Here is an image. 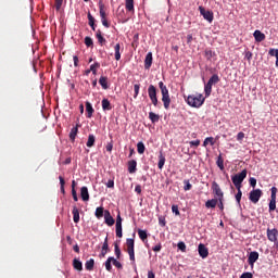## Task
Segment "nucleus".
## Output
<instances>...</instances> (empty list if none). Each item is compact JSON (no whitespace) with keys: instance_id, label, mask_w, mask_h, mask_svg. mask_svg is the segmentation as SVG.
Returning <instances> with one entry per match:
<instances>
[{"instance_id":"72a5a7b5","label":"nucleus","mask_w":278,"mask_h":278,"mask_svg":"<svg viewBox=\"0 0 278 278\" xmlns=\"http://www.w3.org/2000/svg\"><path fill=\"white\" fill-rule=\"evenodd\" d=\"M114 261V257L113 256H110L108 257L106 262L104 263V266L106 267V270L110 273L112 271V265H113V262Z\"/></svg>"},{"instance_id":"4d7b16f0","label":"nucleus","mask_w":278,"mask_h":278,"mask_svg":"<svg viewBox=\"0 0 278 278\" xmlns=\"http://www.w3.org/2000/svg\"><path fill=\"white\" fill-rule=\"evenodd\" d=\"M237 195L235 198L237 199V203L240 204V200L242 199V190L237 189Z\"/></svg>"},{"instance_id":"e2e57ef3","label":"nucleus","mask_w":278,"mask_h":278,"mask_svg":"<svg viewBox=\"0 0 278 278\" xmlns=\"http://www.w3.org/2000/svg\"><path fill=\"white\" fill-rule=\"evenodd\" d=\"M160 250H162V245L161 244H156L152 248V251H154V253H159Z\"/></svg>"},{"instance_id":"0eeeda50","label":"nucleus","mask_w":278,"mask_h":278,"mask_svg":"<svg viewBox=\"0 0 278 278\" xmlns=\"http://www.w3.org/2000/svg\"><path fill=\"white\" fill-rule=\"evenodd\" d=\"M199 13L203 16L206 22L212 23L214 15L211 11H206L205 8L199 7Z\"/></svg>"},{"instance_id":"c03bdc74","label":"nucleus","mask_w":278,"mask_h":278,"mask_svg":"<svg viewBox=\"0 0 278 278\" xmlns=\"http://www.w3.org/2000/svg\"><path fill=\"white\" fill-rule=\"evenodd\" d=\"M137 148H138L139 155H141L146 152V146L141 141L138 142Z\"/></svg>"},{"instance_id":"423d86ee","label":"nucleus","mask_w":278,"mask_h":278,"mask_svg":"<svg viewBox=\"0 0 278 278\" xmlns=\"http://www.w3.org/2000/svg\"><path fill=\"white\" fill-rule=\"evenodd\" d=\"M263 197V191L261 189H255L250 191V201L253 204H257L258 200Z\"/></svg>"},{"instance_id":"bb28decb","label":"nucleus","mask_w":278,"mask_h":278,"mask_svg":"<svg viewBox=\"0 0 278 278\" xmlns=\"http://www.w3.org/2000/svg\"><path fill=\"white\" fill-rule=\"evenodd\" d=\"M99 85H100V87H102V89L108 90V88H109L108 87V77L100 76Z\"/></svg>"},{"instance_id":"b1692460","label":"nucleus","mask_w":278,"mask_h":278,"mask_svg":"<svg viewBox=\"0 0 278 278\" xmlns=\"http://www.w3.org/2000/svg\"><path fill=\"white\" fill-rule=\"evenodd\" d=\"M148 93L149 99H156V88L153 85L149 86Z\"/></svg>"},{"instance_id":"4468645a","label":"nucleus","mask_w":278,"mask_h":278,"mask_svg":"<svg viewBox=\"0 0 278 278\" xmlns=\"http://www.w3.org/2000/svg\"><path fill=\"white\" fill-rule=\"evenodd\" d=\"M78 128H80V124H76V126H74L68 134V139L73 142H75L76 136L78 135Z\"/></svg>"},{"instance_id":"3c124183","label":"nucleus","mask_w":278,"mask_h":278,"mask_svg":"<svg viewBox=\"0 0 278 278\" xmlns=\"http://www.w3.org/2000/svg\"><path fill=\"white\" fill-rule=\"evenodd\" d=\"M213 56H214V52H212L208 49L204 50V58H206V60H211Z\"/></svg>"},{"instance_id":"9d476101","label":"nucleus","mask_w":278,"mask_h":278,"mask_svg":"<svg viewBox=\"0 0 278 278\" xmlns=\"http://www.w3.org/2000/svg\"><path fill=\"white\" fill-rule=\"evenodd\" d=\"M212 192L216 194L217 199H224V192L219 188L218 182L216 181L212 182Z\"/></svg>"},{"instance_id":"13d9d810","label":"nucleus","mask_w":278,"mask_h":278,"mask_svg":"<svg viewBox=\"0 0 278 278\" xmlns=\"http://www.w3.org/2000/svg\"><path fill=\"white\" fill-rule=\"evenodd\" d=\"M159 225L161 227H165L166 226V219L163 216L159 217Z\"/></svg>"},{"instance_id":"f8f14e48","label":"nucleus","mask_w":278,"mask_h":278,"mask_svg":"<svg viewBox=\"0 0 278 278\" xmlns=\"http://www.w3.org/2000/svg\"><path fill=\"white\" fill-rule=\"evenodd\" d=\"M258 260V252L254 251V252H250V256H248V264H250V266H253Z\"/></svg>"},{"instance_id":"f257e3e1","label":"nucleus","mask_w":278,"mask_h":278,"mask_svg":"<svg viewBox=\"0 0 278 278\" xmlns=\"http://www.w3.org/2000/svg\"><path fill=\"white\" fill-rule=\"evenodd\" d=\"M123 218H121V214H117V218L114 219L112 215L110 214V211H106L104 215V224L108 225V227H113L115 224V236L117 238H123V227H122Z\"/></svg>"},{"instance_id":"39448f33","label":"nucleus","mask_w":278,"mask_h":278,"mask_svg":"<svg viewBox=\"0 0 278 278\" xmlns=\"http://www.w3.org/2000/svg\"><path fill=\"white\" fill-rule=\"evenodd\" d=\"M126 253H128L130 262L134 264V262H136L134 256V239H126Z\"/></svg>"},{"instance_id":"393cba45","label":"nucleus","mask_w":278,"mask_h":278,"mask_svg":"<svg viewBox=\"0 0 278 278\" xmlns=\"http://www.w3.org/2000/svg\"><path fill=\"white\" fill-rule=\"evenodd\" d=\"M218 83H219L218 74H214L211 76V79H208V83H206L205 85L215 86Z\"/></svg>"},{"instance_id":"1a4fd4ad","label":"nucleus","mask_w":278,"mask_h":278,"mask_svg":"<svg viewBox=\"0 0 278 278\" xmlns=\"http://www.w3.org/2000/svg\"><path fill=\"white\" fill-rule=\"evenodd\" d=\"M266 236L269 242H277L278 230L276 228L274 229L268 228L266 230Z\"/></svg>"},{"instance_id":"f03ea898","label":"nucleus","mask_w":278,"mask_h":278,"mask_svg":"<svg viewBox=\"0 0 278 278\" xmlns=\"http://www.w3.org/2000/svg\"><path fill=\"white\" fill-rule=\"evenodd\" d=\"M205 98L202 93L197 94H190L186 98V103H188L189 106L199 109L205 103Z\"/></svg>"},{"instance_id":"680f3d73","label":"nucleus","mask_w":278,"mask_h":278,"mask_svg":"<svg viewBox=\"0 0 278 278\" xmlns=\"http://www.w3.org/2000/svg\"><path fill=\"white\" fill-rule=\"evenodd\" d=\"M255 186H257V179H255V178H250V187L255 188Z\"/></svg>"},{"instance_id":"dca6fc26","label":"nucleus","mask_w":278,"mask_h":278,"mask_svg":"<svg viewBox=\"0 0 278 278\" xmlns=\"http://www.w3.org/2000/svg\"><path fill=\"white\" fill-rule=\"evenodd\" d=\"M80 198H81V201H84V202L89 201L88 187H81L80 188Z\"/></svg>"},{"instance_id":"a18cd8bd","label":"nucleus","mask_w":278,"mask_h":278,"mask_svg":"<svg viewBox=\"0 0 278 278\" xmlns=\"http://www.w3.org/2000/svg\"><path fill=\"white\" fill-rule=\"evenodd\" d=\"M140 94V84L134 85V99H137Z\"/></svg>"},{"instance_id":"de8ad7c7","label":"nucleus","mask_w":278,"mask_h":278,"mask_svg":"<svg viewBox=\"0 0 278 278\" xmlns=\"http://www.w3.org/2000/svg\"><path fill=\"white\" fill-rule=\"evenodd\" d=\"M99 9H100V20H106V12H104V5L100 4Z\"/></svg>"},{"instance_id":"49530a36","label":"nucleus","mask_w":278,"mask_h":278,"mask_svg":"<svg viewBox=\"0 0 278 278\" xmlns=\"http://www.w3.org/2000/svg\"><path fill=\"white\" fill-rule=\"evenodd\" d=\"M84 43L86 45L87 48H91L93 47V39H91L90 37H86L84 39Z\"/></svg>"},{"instance_id":"6ab92c4d","label":"nucleus","mask_w":278,"mask_h":278,"mask_svg":"<svg viewBox=\"0 0 278 278\" xmlns=\"http://www.w3.org/2000/svg\"><path fill=\"white\" fill-rule=\"evenodd\" d=\"M151 65H153V53L149 52L146 55V70L151 68Z\"/></svg>"},{"instance_id":"58836bf2","label":"nucleus","mask_w":278,"mask_h":278,"mask_svg":"<svg viewBox=\"0 0 278 278\" xmlns=\"http://www.w3.org/2000/svg\"><path fill=\"white\" fill-rule=\"evenodd\" d=\"M113 248H114L115 257H117V260H119L121 258L119 244L117 242H115V243H113Z\"/></svg>"},{"instance_id":"20e7f679","label":"nucleus","mask_w":278,"mask_h":278,"mask_svg":"<svg viewBox=\"0 0 278 278\" xmlns=\"http://www.w3.org/2000/svg\"><path fill=\"white\" fill-rule=\"evenodd\" d=\"M160 91L162 92V102H164L165 110L169 109V103H172V100L169 99V93L167 91L166 85L164 83H159Z\"/></svg>"},{"instance_id":"052dcab7","label":"nucleus","mask_w":278,"mask_h":278,"mask_svg":"<svg viewBox=\"0 0 278 278\" xmlns=\"http://www.w3.org/2000/svg\"><path fill=\"white\" fill-rule=\"evenodd\" d=\"M248 62L251 61V59L253 58V53L251 52H245L244 56H243Z\"/></svg>"},{"instance_id":"f3484780","label":"nucleus","mask_w":278,"mask_h":278,"mask_svg":"<svg viewBox=\"0 0 278 278\" xmlns=\"http://www.w3.org/2000/svg\"><path fill=\"white\" fill-rule=\"evenodd\" d=\"M253 37L256 42H263L266 39V36L261 30H255Z\"/></svg>"},{"instance_id":"9b49d317","label":"nucleus","mask_w":278,"mask_h":278,"mask_svg":"<svg viewBox=\"0 0 278 278\" xmlns=\"http://www.w3.org/2000/svg\"><path fill=\"white\" fill-rule=\"evenodd\" d=\"M198 252H199V256H201V258H206L208 256V249H206L205 244H199L198 245Z\"/></svg>"},{"instance_id":"c756f323","label":"nucleus","mask_w":278,"mask_h":278,"mask_svg":"<svg viewBox=\"0 0 278 278\" xmlns=\"http://www.w3.org/2000/svg\"><path fill=\"white\" fill-rule=\"evenodd\" d=\"M73 268L76 269V270H78V271H81V270H83L80 260H78V258H74V260H73Z\"/></svg>"},{"instance_id":"2f4dec72","label":"nucleus","mask_w":278,"mask_h":278,"mask_svg":"<svg viewBox=\"0 0 278 278\" xmlns=\"http://www.w3.org/2000/svg\"><path fill=\"white\" fill-rule=\"evenodd\" d=\"M164 164H166V157H164V154L160 152L159 154V169L161 170L164 167Z\"/></svg>"},{"instance_id":"5701e85b","label":"nucleus","mask_w":278,"mask_h":278,"mask_svg":"<svg viewBox=\"0 0 278 278\" xmlns=\"http://www.w3.org/2000/svg\"><path fill=\"white\" fill-rule=\"evenodd\" d=\"M102 111H112V104L108 99H102Z\"/></svg>"},{"instance_id":"ddd939ff","label":"nucleus","mask_w":278,"mask_h":278,"mask_svg":"<svg viewBox=\"0 0 278 278\" xmlns=\"http://www.w3.org/2000/svg\"><path fill=\"white\" fill-rule=\"evenodd\" d=\"M219 204V198L217 199H211L204 203V207L206 208H216V206Z\"/></svg>"},{"instance_id":"603ef678","label":"nucleus","mask_w":278,"mask_h":278,"mask_svg":"<svg viewBox=\"0 0 278 278\" xmlns=\"http://www.w3.org/2000/svg\"><path fill=\"white\" fill-rule=\"evenodd\" d=\"M63 0H55L54 8L55 11H60L62 9Z\"/></svg>"},{"instance_id":"2eb2a0df","label":"nucleus","mask_w":278,"mask_h":278,"mask_svg":"<svg viewBox=\"0 0 278 278\" xmlns=\"http://www.w3.org/2000/svg\"><path fill=\"white\" fill-rule=\"evenodd\" d=\"M109 252H110V248L108 245V237H106V239H104V243H102V250L100 251L99 257L100 258L105 257Z\"/></svg>"},{"instance_id":"5fc2aeb1","label":"nucleus","mask_w":278,"mask_h":278,"mask_svg":"<svg viewBox=\"0 0 278 278\" xmlns=\"http://www.w3.org/2000/svg\"><path fill=\"white\" fill-rule=\"evenodd\" d=\"M268 55L278 58V49H269Z\"/></svg>"},{"instance_id":"a19ab883","label":"nucleus","mask_w":278,"mask_h":278,"mask_svg":"<svg viewBox=\"0 0 278 278\" xmlns=\"http://www.w3.org/2000/svg\"><path fill=\"white\" fill-rule=\"evenodd\" d=\"M87 20L89 21V26L92 30H94V17L91 13H87Z\"/></svg>"},{"instance_id":"473e14b6","label":"nucleus","mask_w":278,"mask_h":278,"mask_svg":"<svg viewBox=\"0 0 278 278\" xmlns=\"http://www.w3.org/2000/svg\"><path fill=\"white\" fill-rule=\"evenodd\" d=\"M87 148H93L94 147V135H89L87 137V143H86Z\"/></svg>"},{"instance_id":"bf43d9fd","label":"nucleus","mask_w":278,"mask_h":278,"mask_svg":"<svg viewBox=\"0 0 278 278\" xmlns=\"http://www.w3.org/2000/svg\"><path fill=\"white\" fill-rule=\"evenodd\" d=\"M240 278H253V274H251L250 271H245L240 276Z\"/></svg>"},{"instance_id":"69168bd1","label":"nucleus","mask_w":278,"mask_h":278,"mask_svg":"<svg viewBox=\"0 0 278 278\" xmlns=\"http://www.w3.org/2000/svg\"><path fill=\"white\" fill-rule=\"evenodd\" d=\"M237 140H238V141L244 140V132H238V135H237Z\"/></svg>"},{"instance_id":"e433bc0d","label":"nucleus","mask_w":278,"mask_h":278,"mask_svg":"<svg viewBox=\"0 0 278 278\" xmlns=\"http://www.w3.org/2000/svg\"><path fill=\"white\" fill-rule=\"evenodd\" d=\"M149 119L151 121L152 124L159 123L160 115L154 114L153 112H151V113H149Z\"/></svg>"},{"instance_id":"aec40b11","label":"nucleus","mask_w":278,"mask_h":278,"mask_svg":"<svg viewBox=\"0 0 278 278\" xmlns=\"http://www.w3.org/2000/svg\"><path fill=\"white\" fill-rule=\"evenodd\" d=\"M73 220H74V224L80 223V212L76 206H73Z\"/></svg>"},{"instance_id":"37998d69","label":"nucleus","mask_w":278,"mask_h":278,"mask_svg":"<svg viewBox=\"0 0 278 278\" xmlns=\"http://www.w3.org/2000/svg\"><path fill=\"white\" fill-rule=\"evenodd\" d=\"M182 184L185 185L184 187L185 192L192 190V184H190V180L185 179Z\"/></svg>"},{"instance_id":"338daca9","label":"nucleus","mask_w":278,"mask_h":278,"mask_svg":"<svg viewBox=\"0 0 278 278\" xmlns=\"http://www.w3.org/2000/svg\"><path fill=\"white\" fill-rule=\"evenodd\" d=\"M134 192L141 194V186L140 185H136V188L134 189Z\"/></svg>"},{"instance_id":"864d4df0","label":"nucleus","mask_w":278,"mask_h":278,"mask_svg":"<svg viewBox=\"0 0 278 278\" xmlns=\"http://www.w3.org/2000/svg\"><path fill=\"white\" fill-rule=\"evenodd\" d=\"M60 186H61V193H65V179H63L62 176H60Z\"/></svg>"},{"instance_id":"412c9836","label":"nucleus","mask_w":278,"mask_h":278,"mask_svg":"<svg viewBox=\"0 0 278 278\" xmlns=\"http://www.w3.org/2000/svg\"><path fill=\"white\" fill-rule=\"evenodd\" d=\"M127 165H128V174H135L136 167H137V162L135 160H130V161H128Z\"/></svg>"},{"instance_id":"09e8293b","label":"nucleus","mask_w":278,"mask_h":278,"mask_svg":"<svg viewBox=\"0 0 278 278\" xmlns=\"http://www.w3.org/2000/svg\"><path fill=\"white\" fill-rule=\"evenodd\" d=\"M190 144V148L198 149L199 144H201V141L199 139H195L193 141L188 142Z\"/></svg>"},{"instance_id":"cd10ccee","label":"nucleus","mask_w":278,"mask_h":278,"mask_svg":"<svg viewBox=\"0 0 278 278\" xmlns=\"http://www.w3.org/2000/svg\"><path fill=\"white\" fill-rule=\"evenodd\" d=\"M96 37L100 46H104L106 43V39L102 37L101 30H97Z\"/></svg>"},{"instance_id":"7c9ffc66","label":"nucleus","mask_w":278,"mask_h":278,"mask_svg":"<svg viewBox=\"0 0 278 278\" xmlns=\"http://www.w3.org/2000/svg\"><path fill=\"white\" fill-rule=\"evenodd\" d=\"M113 50L115 51V61H119L121 60V43L115 45V47H113Z\"/></svg>"},{"instance_id":"ea45409f","label":"nucleus","mask_w":278,"mask_h":278,"mask_svg":"<svg viewBox=\"0 0 278 278\" xmlns=\"http://www.w3.org/2000/svg\"><path fill=\"white\" fill-rule=\"evenodd\" d=\"M212 86H213V85H204V97H205V98L211 97V93H212Z\"/></svg>"},{"instance_id":"a878e982","label":"nucleus","mask_w":278,"mask_h":278,"mask_svg":"<svg viewBox=\"0 0 278 278\" xmlns=\"http://www.w3.org/2000/svg\"><path fill=\"white\" fill-rule=\"evenodd\" d=\"M126 12L134 13V0H125Z\"/></svg>"},{"instance_id":"c9c22d12","label":"nucleus","mask_w":278,"mask_h":278,"mask_svg":"<svg viewBox=\"0 0 278 278\" xmlns=\"http://www.w3.org/2000/svg\"><path fill=\"white\" fill-rule=\"evenodd\" d=\"M93 267H94V260L93 258H91L89 261H86V270L87 271L93 270Z\"/></svg>"},{"instance_id":"f704fd0d","label":"nucleus","mask_w":278,"mask_h":278,"mask_svg":"<svg viewBox=\"0 0 278 278\" xmlns=\"http://www.w3.org/2000/svg\"><path fill=\"white\" fill-rule=\"evenodd\" d=\"M216 165H217V168H219V170H224L225 169L224 159L222 157V154H219L217 156Z\"/></svg>"},{"instance_id":"7ed1b4c3","label":"nucleus","mask_w":278,"mask_h":278,"mask_svg":"<svg viewBox=\"0 0 278 278\" xmlns=\"http://www.w3.org/2000/svg\"><path fill=\"white\" fill-rule=\"evenodd\" d=\"M248 176V169H242L240 174L230 176V180L232 181V185L237 189H242V182H244L245 177Z\"/></svg>"},{"instance_id":"774afa93","label":"nucleus","mask_w":278,"mask_h":278,"mask_svg":"<svg viewBox=\"0 0 278 278\" xmlns=\"http://www.w3.org/2000/svg\"><path fill=\"white\" fill-rule=\"evenodd\" d=\"M113 149H114V144H112V143L106 144V151L108 152H112Z\"/></svg>"},{"instance_id":"8fccbe9b","label":"nucleus","mask_w":278,"mask_h":278,"mask_svg":"<svg viewBox=\"0 0 278 278\" xmlns=\"http://www.w3.org/2000/svg\"><path fill=\"white\" fill-rule=\"evenodd\" d=\"M178 251L186 253V244L185 242L180 241L177 243Z\"/></svg>"},{"instance_id":"6e6552de","label":"nucleus","mask_w":278,"mask_h":278,"mask_svg":"<svg viewBox=\"0 0 278 278\" xmlns=\"http://www.w3.org/2000/svg\"><path fill=\"white\" fill-rule=\"evenodd\" d=\"M270 191H271V195H270L271 199L269 200V212H274L276 210L277 188L271 187Z\"/></svg>"},{"instance_id":"79ce46f5","label":"nucleus","mask_w":278,"mask_h":278,"mask_svg":"<svg viewBox=\"0 0 278 278\" xmlns=\"http://www.w3.org/2000/svg\"><path fill=\"white\" fill-rule=\"evenodd\" d=\"M214 143H215L214 138L208 137V138L204 139L203 147L206 148L208 144H211V147H213Z\"/></svg>"},{"instance_id":"6e6d98bb","label":"nucleus","mask_w":278,"mask_h":278,"mask_svg":"<svg viewBox=\"0 0 278 278\" xmlns=\"http://www.w3.org/2000/svg\"><path fill=\"white\" fill-rule=\"evenodd\" d=\"M112 264H113V266H115V268H117V269H122V268H123V265L119 263V261H117V260H115V258H113Z\"/></svg>"},{"instance_id":"c85d7f7f","label":"nucleus","mask_w":278,"mask_h":278,"mask_svg":"<svg viewBox=\"0 0 278 278\" xmlns=\"http://www.w3.org/2000/svg\"><path fill=\"white\" fill-rule=\"evenodd\" d=\"M138 236H139V240H141V242L147 243V231L142 230V229H138Z\"/></svg>"},{"instance_id":"4be33fe9","label":"nucleus","mask_w":278,"mask_h":278,"mask_svg":"<svg viewBox=\"0 0 278 278\" xmlns=\"http://www.w3.org/2000/svg\"><path fill=\"white\" fill-rule=\"evenodd\" d=\"M86 112H87V118H91L93 116L94 109L89 102H86Z\"/></svg>"},{"instance_id":"0e129e2a","label":"nucleus","mask_w":278,"mask_h":278,"mask_svg":"<svg viewBox=\"0 0 278 278\" xmlns=\"http://www.w3.org/2000/svg\"><path fill=\"white\" fill-rule=\"evenodd\" d=\"M72 194H73V200H74V202H78V195H77L75 189H72Z\"/></svg>"},{"instance_id":"4c0bfd02","label":"nucleus","mask_w":278,"mask_h":278,"mask_svg":"<svg viewBox=\"0 0 278 278\" xmlns=\"http://www.w3.org/2000/svg\"><path fill=\"white\" fill-rule=\"evenodd\" d=\"M101 67V64H99V62H94V64H91V66L89 67V72H92L93 75H97V70Z\"/></svg>"},{"instance_id":"a211bd4d","label":"nucleus","mask_w":278,"mask_h":278,"mask_svg":"<svg viewBox=\"0 0 278 278\" xmlns=\"http://www.w3.org/2000/svg\"><path fill=\"white\" fill-rule=\"evenodd\" d=\"M106 212H108V210L104 211V207L99 206V207H97V210H94V217H97V219H101L102 217L105 216Z\"/></svg>"}]
</instances>
